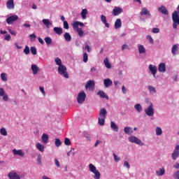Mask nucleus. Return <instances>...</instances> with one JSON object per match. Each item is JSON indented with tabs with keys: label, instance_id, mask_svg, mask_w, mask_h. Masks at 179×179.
<instances>
[{
	"label": "nucleus",
	"instance_id": "obj_29",
	"mask_svg": "<svg viewBox=\"0 0 179 179\" xmlns=\"http://www.w3.org/2000/svg\"><path fill=\"white\" fill-rule=\"evenodd\" d=\"M45 42L46 43V45H48V47H50V45L51 44H52V39L51 38V37L50 36H46L44 38Z\"/></svg>",
	"mask_w": 179,
	"mask_h": 179
},
{
	"label": "nucleus",
	"instance_id": "obj_40",
	"mask_svg": "<svg viewBox=\"0 0 179 179\" xmlns=\"http://www.w3.org/2000/svg\"><path fill=\"white\" fill-rule=\"evenodd\" d=\"M134 108L138 111V113H141L142 111V106L140 103H137L134 106Z\"/></svg>",
	"mask_w": 179,
	"mask_h": 179
},
{
	"label": "nucleus",
	"instance_id": "obj_8",
	"mask_svg": "<svg viewBox=\"0 0 179 179\" xmlns=\"http://www.w3.org/2000/svg\"><path fill=\"white\" fill-rule=\"evenodd\" d=\"M172 20L173 23H177V24H179V13L177 11H174L172 13Z\"/></svg>",
	"mask_w": 179,
	"mask_h": 179
},
{
	"label": "nucleus",
	"instance_id": "obj_28",
	"mask_svg": "<svg viewBox=\"0 0 179 179\" xmlns=\"http://www.w3.org/2000/svg\"><path fill=\"white\" fill-rule=\"evenodd\" d=\"M36 146L38 150H39V152H41L42 153L43 152H44V149L45 148V147L43 145H42L40 143H37Z\"/></svg>",
	"mask_w": 179,
	"mask_h": 179
},
{
	"label": "nucleus",
	"instance_id": "obj_58",
	"mask_svg": "<svg viewBox=\"0 0 179 179\" xmlns=\"http://www.w3.org/2000/svg\"><path fill=\"white\" fill-rule=\"evenodd\" d=\"M160 31V29L159 28H153L152 29V33H159Z\"/></svg>",
	"mask_w": 179,
	"mask_h": 179
},
{
	"label": "nucleus",
	"instance_id": "obj_64",
	"mask_svg": "<svg viewBox=\"0 0 179 179\" xmlns=\"http://www.w3.org/2000/svg\"><path fill=\"white\" fill-rule=\"evenodd\" d=\"M37 162L39 164H41V157L40 155L37 157Z\"/></svg>",
	"mask_w": 179,
	"mask_h": 179
},
{
	"label": "nucleus",
	"instance_id": "obj_19",
	"mask_svg": "<svg viewBox=\"0 0 179 179\" xmlns=\"http://www.w3.org/2000/svg\"><path fill=\"white\" fill-rule=\"evenodd\" d=\"M13 153L15 155H17L18 156H21L22 157H23V156H24V152H23V150H17L16 149H14V150H13Z\"/></svg>",
	"mask_w": 179,
	"mask_h": 179
},
{
	"label": "nucleus",
	"instance_id": "obj_55",
	"mask_svg": "<svg viewBox=\"0 0 179 179\" xmlns=\"http://www.w3.org/2000/svg\"><path fill=\"white\" fill-rule=\"evenodd\" d=\"M173 178L179 179V170L176 171L175 174H173Z\"/></svg>",
	"mask_w": 179,
	"mask_h": 179
},
{
	"label": "nucleus",
	"instance_id": "obj_43",
	"mask_svg": "<svg viewBox=\"0 0 179 179\" xmlns=\"http://www.w3.org/2000/svg\"><path fill=\"white\" fill-rule=\"evenodd\" d=\"M55 145L57 146V148H59L61 145H62V143L61 142V140L59 138H55Z\"/></svg>",
	"mask_w": 179,
	"mask_h": 179
},
{
	"label": "nucleus",
	"instance_id": "obj_5",
	"mask_svg": "<svg viewBox=\"0 0 179 179\" xmlns=\"http://www.w3.org/2000/svg\"><path fill=\"white\" fill-rule=\"evenodd\" d=\"M145 113L148 117H153L155 115V110H153V103H150V106L145 109Z\"/></svg>",
	"mask_w": 179,
	"mask_h": 179
},
{
	"label": "nucleus",
	"instance_id": "obj_32",
	"mask_svg": "<svg viewBox=\"0 0 179 179\" xmlns=\"http://www.w3.org/2000/svg\"><path fill=\"white\" fill-rule=\"evenodd\" d=\"M110 128L115 132H118V126L114 122H110Z\"/></svg>",
	"mask_w": 179,
	"mask_h": 179
},
{
	"label": "nucleus",
	"instance_id": "obj_1",
	"mask_svg": "<svg viewBox=\"0 0 179 179\" xmlns=\"http://www.w3.org/2000/svg\"><path fill=\"white\" fill-rule=\"evenodd\" d=\"M89 170L91 171V173H93V178L94 179H100L101 177V174L100 173V171L97 170L96 166L93 165V164H89Z\"/></svg>",
	"mask_w": 179,
	"mask_h": 179
},
{
	"label": "nucleus",
	"instance_id": "obj_3",
	"mask_svg": "<svg viewBox=\"0 0 179 179\" xmlns=\"http://www.w3.org/2000/svg\"><path fill=\"white\" fill-rule=\"evenodd\" d=\"M58 72L59 75H63L66 79H68L69 78V75H68V73H66V66L62 65L58 67Z\"/></svg>",
	"mask_w": 179,
	"mask_h": 179
},
{
	"label": "nucleus",
	"instance_id": "obj_26",
	"mask_svg": "<svg viewBox=\"0 0 179 179\" xmlns=\"http://www.w3.org/2000/svg\"><path fill=\"white\" fill-rule=\"evenodd\" d=\"M164 173H166V169H164V168H159L158 171H156V174L158 177L164 176Z\"/></svg>",
	"mask_w": 179,
	"mask_h": 179
},
{
	"label": "nucleus",
	"instance_id": "obj_42",
	"mask_svg": "<svg viewBox=\"0 0 179 179\" xmlns=\"http://www.w3.org/2000/svg\"><path fill=\"white\" fill-rule=\"evenodd\" d=\"M162 134H163V131L162 130V128L157 127L156 128V135H157V136H160Z\"/></svg>",
	"mask_w": 179,
	"mask_h": 179
},
{
	"label": "nucleus",
	"instance_id": "obj_61",
	"mask_svg": "<svg viewBox=\"0 0 179 179\" xmlns=\"http://www.w3.org/2000/svg\"><path fill=\"white\" fill-rule=\"evenodd\" d=\"M5 94V90H3V88H0V96H2Z\"/></svg>",
	"mask_w": 179,
	"mask_h": 179
},
{
	"label": "nucleus",
	"instance_id": "obj_2",
	"mask_svg": "<svg viewBox=\"0 0 179 179\" xmlns=\"http://www.w3.org/2000/svg\"><path fill=\"white\" fill-rule=\"evenodd\" d=\"M85 100H86V93L85 91L80 92L77 96V101L78 104H83L85 103Z\"/></svg>",
	"mask_w": 179,
	"mask_h": 179
},
{
	"label": "nucleus",
	"instance_id": "obj_23",
	"mask_svg": "<svg viewBox=\"0 0 179 179\" xmlns=\"http://www.w3.org/2000/svg\"><path fill=\"white\" fill-rule=\"evenodd\" d=\"M64 38L68 43L72 41V36H71V34H69V32L64 33Z\"/></svg>",
	"mask_w": 179,
	"mask_h": 179
},
{
	"label": "nucleus",
	"instance_id": "obj_9",
	"mask_svg": "<svg viewBox=\"0 0 179 179\" xmlns=\"http://www.w3.org/2000/svg\"><path fill=\"white\" fill-rule=\"evenodd\" d=\"M123 10L120 7H115L113 10V15L114 16H118V15H121L122 13Z\"/></svg>",
	"mask_w": 179,
	"mask_h": 179
},
{
	"label": "nucleus",
	"instance_id": "obj_35",
	"mask_svg": "<svg viewBox=\"0 0 179 179\" xmlns=\"http://www.w3.org/2000/svg\"><path fill=\"white\" fill-rule=\"evenodd\" d=\"M89 12L87 11V9L84 8L81 11V16L83 20L86 19L87 15H88Z\"/></svg>",
	"mask_w": 179,
	"mask_h": 179
},
{
	"label": "nucleus",
	"instance_id": "obj_50",
	"mask_svg": "<svg viewBox=\"0 0 179 179\" xmlns=\"http://www.w3.org/2000/svg\"><path fill=\"white\" fill-rule=\"evenodd\" d=\"M89 59V57L87 56V53H83V62H87Z\"/></svg>",
	"mask_w": 179,
	"mask_h": 179
},
{
	"label": "nucleus",
	"instance_id": "obj_39",
	"mask_svg": "<svg viewBox=\"0 0 179 179\" xmlns=\"http://www.w3.org/2000/svg\"><path fill=\"white\" fill-rule=\"evenodd\" d=\"M103 63L105 64V66L106 68H111V64H110V62L108 61V58H106L104 60H103Z\"/></svg>",
	"mask_w": 179,
	"mask_h": 179
},
{
	"label": "nucleus",
	"instance_id": "obj_31",
	"mask_svg": "<svg viewBox=\"0 0 179 179\" xmlns=\"http://www.w3.org/2000/svg\"><path fill=\"white\" fill-rule=\"evenodd\" d=\"M124 133L127 134V135H131V134H134V129H132V127H125Z\"/></svg>",
	"mask_w": 179,
	"mask_h": 179
},
{
	"label": "nucleus",
	"instance_id": "obj_13",
	"mask_svg": "<svg viewBox=\"0 0 179 179\" xmlns=\"http://www.w3.org/2000/svg\"><path fill=\"white\" fill-rule=\"evenodd\" d=\"M158 10H159V12L162 13V15H169V10H167L166 6H162L161 7H159L158 8Z\"/></svg>",
	"mask_w": 179,
	"mask_h": 179
},
{
	"label": "nucleus",
	"instance_id": "obj_63",
	"mask_svg": "<svg viewBox=\"0 0 179 179\" xmlns=\"http://www.w3.org/2000/svg\"><path fill=\"white\" fill-rule=\"evenodd\" d=\"M39 89L41 93L43 94V96H45V91H44V87H40Z\"/></svg>",
	"mask_w": 179,
	"mask_h": 179
},
{
	"label": "nucleus",
	"instance_id": "obj_41",
	"mask_svg": "<svg viewBox=\"0 0 179 179\" xmlns=\"http://www.w3.org/2000/svg\"><path fill=\"white\" fill-rule=\"evenodd\" d=\"M0 134L1 135H2L3 136H6V135H8V132L6 131V129L2 127L0 129Z\"/></svg>",
	"mask_w": 179,
	"mask_h": 179
},
{
	"label": "nucleus",
	"instance_id": "obj_30",
	"mask_svg": "<svg viewBox=\"0 0 179 179\" xmlns=\"http://www.w3.org/2000/svg\"><path fill=\"white\" fill-rule=\"evenodd\" d=\"M42 22L43 24L46 26V27H48H48H50V26H52V23H51V22L48 19H43Z\"/></svg>",
	"mask_w": 179,
	"mask_h": 179
},
{
	"label": "nucleus",
	"instance_id": "obj_21",
	"mask_svg": "<svg viewBox=\"0 0 179 179\" xmlns=\"http://www.w3.org/2000/svg\"><path fill=\"white\" fill-rule=\"evenodd\" d=\"M94 80H89L87 83L85 85V89H90L92 87L94 88Z\"/></svg>",
	"mask_w": 179,
	"mask_h": 179
},
{
	"label": "nucleus",
	"instance_id": "obj_4",
	"mask_svg": "<svg viewBox=\"0 0 179 179\" xmlns=\"http://www.w3.org/2000/svg\"><path fill=\"white\" fill-rule=\"evenodd\" d=\"M129 142H131V143H136V145H140L141 146H143V143L141 139H139L138 137L131 136L129 138Z\"/></svg>",
	"mask_w": 179,
	"mask_h": 179
},
{
	"label": "nucleus",
	"instance_id": "obj_25",
	"mask_svg": "<svg viewBox=\"0 0 179 179\" xmlns=\"http://www.w3.org/2000/svg\"><path fill=\"white\" fill-rule=\"evenodd\" d=\"M31 69L34 73V75H37L38 73V66L36 64H32Z\"/></svg>",
	"mask_w": 179,
	"mask_h": 179
},
{
	"label": "nucleus",
	"instance_id": "obj_16",
	"mask_svg": "<svg viewBox=\"0 0 179 179\" xmlns=\"http://www.w3.org/2000/svg\"><path fill=\"white\" fill-rule=\"evenodd\" d=\"M72 26L73 29H79V26H80V27H84L85 24H83V22L76 21L73 23Z\"/></svg>",
	"mask_w": 179,
	"mask_h": 179
},
{
	"label": "nucleus",
	"instance_id": "obj_20",
	"mask_svg": "<svg viewBox=\"0 0 179 179\" xmlns=\"http://www.w3.org/2000/svg\"><path fill=\"white\" fill-rule=\"evenodd\" d=\"M98 96H100V97H101V99H106V100H108V95L106 94V92H104V91H99V92L97 93Z\"/></svg>",
	"mask_w": 179,
	"mask_h": 179
},
{
	"label": "nucleus",
	"instance_id": "obj_33",
	"mask_svg": "<svg viewBox=\"0 0 179 179\" xmlns=\"http://www.w3.org/2000/svg\"><path fill=\"white\" fill-rule=\"evenodd\" d=\"M171 52H172L173 55H177V52H178V45H174L172 47Z\"/></svg>",
	"mask_w": 179,
	"mask_h": 179
},
{
	"label": "nucleus",
	"instance_id": "obj_36",
	"mask_svg": "<svg viewBox=\"0 0 179 179\" xmlns=\"http://www.w3.org/2000/svg\"><path fill=\"white\" fill-rule=\"evenodd\" d=\"M42 142L43 143H48V135L47 134H43L42 135Z\"/></svg>",
	"mask_w": 179,
	"mask_h": 179
},
{
	"label": "nucleus",
	"instance_id": "obj_15",
	"mask_svg": "<svg viewBox=\"0 0 179 179\" xmlns=\"http://www.w3.org/2000/svg\"><path fill=\"white\" fill-rule=\"evenodd\" d=\"M140 15H141V16L145 15V16H148L149 17H150V12L146 8H143L141 10Z\"/></svg>",
	"mask_w": 179,
	"mask_h": 179
},
{
	"label": "nucleus",
	"instance_id": "obj_48",
	"mask_svg": "<svg viewBox=\"0 0 179 179\" xmlns=\"http://www.w3.org/2000/svg\"><path fill=\"white\" fill-rule=\"evenodd\" d=\"M24 54H26V55H29V54H30V48H29V46H25V48L24 49Z\"/></svg>",
	"mask_w": 179,
	"mask_h": 179
},
{
	"label": "nucleus",
	"instance_id": "obj_22",
	"mask_svg": "<svg viewBox=\"0 0 179 179\" xmlns=\"http://www.w3.org/2000/svg\"><path fill=\"white\" fill-rule=\"evenodd\" d=\"M103 84L106 87H110V86H113V81L110 78H106L104 80Z\"/></svg>",
	"mask_w": 179,
	"mask_h": 179
},
{
	"label": "nucleus",
	"instance_id": "obj_12",
	"mask_svg": "<svg viewBox=\"0 0 179 179\" xmlns=\"http://www.w3.org/2000/svg\"><path fill=\"white\" fill-rule=\"evenodd\" d=\"M7 9H15V2L13 0H8L6 2Z\"/></svg>",
	"mask_w": 179,
	"mask_h": 179
},
{
	"label": "nucleus",
	"instance_id": "obj_37",
	"mask_svg": "<svg viewBox=\"0 0 179 179\" xmlns=\"http://www.w3.org/2000/svg\"><path fill=\"white\" fill-rule=\"evenodd\" d=\"M99 124L101 125V127H103L104 124L106 123V118L105 117H99L98 118Z\"/></svg>",
	"mask_w": 179,
	"mask_h": 179
},
{
	"label": "nucleus",
	"instance_id": "obj_38",
	"mask_svg": "<svg viewBox=\"0 0 179 179\" xmlns=\"http://www.w3.org/2000/svg\"><path fill=\"white\" fill-rule=\"evenodd\" d=\"M138 51L139 54H144V52H146V49H145V47H143V45H138Z\"/></svg>",
	"mask_w": 179,
	"mask_h": 179
},
{
	"label": "nucleus",
	"instance_id": "obj_54",
	"mask_svg": "<svg viewBox=\"0 0 179 179\" xmlns=\"http://www.w3.org/2000/svg\"><path fill=\"white\" fill-rule=\"evenodd\" d=\"M11 38V36L10 34H7L4 36V40H6V41H10Z\"/></svg>",
	"mask_w": 179,
	"mask_h": 179
},
{
	"label": "nucleus",
	"instance_id": "obj_60",
	"mask_svg": "<svg viewBox=\"0 0 179 179\" xmlns=\"http://www.w3.org/2000/svg\"><path fill=\"white\" fill-rule=\"evenodd\" d=\"M113 157L115 159V162H118L120 160V157H118L115 153H113Z\"/></svg>",
	"mask_w": 179,
	"mask_h": 179
},
{
	"label": "nucleus",
	"instance_id": "obj_45",
	"mask_svg": "<svg viewBox=\"0 0 179 179\" xmlns=\"http://www.w3.org/2000/svg\"><path fill=\"white\" fill-rule=\"evenodd\" d=\"M1 78L3 82H6L8 80V77L6 76V73H2L1 74Z\"/></svg>",
	"mask_w": 179,
	"mask_h": 179
},
{
	"label": "nucleus",
	"instance_id": "obj_44",
	"mask_svg": "<svg viewBox=\"0 0 179 179\" xmlns=\"http://www.w3.org/2000/svg\"><path fill=\"white\" fill-rule=\"evenodd\" d=\"M64 145H66V146H71V145H72V143L71 142V140L68 138H66L64 139Z\"/></svg>",
	"mask_w": 179,
	"mask_h": 179
},
{
	"label": "nucleus",
	"instance_id": "obj_18",
	"mask_svg": "<svg viewBox=\"0 0 179 179\" xmlns=\"http://www.w3.org/2000/svg\"><path fill=\"white\" fill-rule=\"evenodd\" d=\"M101 20L102 22V23H103V24H105L106 27H107L108 29V27H110V24L107 23V17H106V15H102L101 16Z\"/></svg>",
	"mask_w": 179,
	"mask_h": 179
},
{
	"label": "nucleus",
	"instance_id": "obj_57",
	"mask_svg": "<svg viewBox=\"0 0 179 179\" xmlns=\"http://www.w3.org/2000/svg\"><path fill=\"white\" fill-rule=\"evenodd\" d=\"M3 100L4 101H8L9 100V96H8V94H4L3 96Z\"/></svg>",
	"mask_w": 179,
	"mask_h": 179
},
{
	"label": "nucleus",
	"instance_id": "obj_34",
	"mask_svg": "<svg viewBox=\"0 0 179 179\" xmlns=\"http://www.w3.org/2000/svg\"><path fill=\"white\" fill-rule=\"evenodd\" d=\"M53 31H55V33L56 34H58L59 36H61V34H62V28L61 27H55L54 29H53Z\"/></svg>",
	"mask_w": 179,
	"mask_h": 179
},
{
	"label": "nucleus",
	"instance_id": "obj_62",
	"mask_svg": "<svg viewBox=\"0 0 179 179\" xmlns=\"http://www.w3.org/2000/svg\"><path fill=\"white\" fill-rule=\"evenodd\" d=\"M55 164L57 167H61V164H59V161H58L57 159H55Z\"/></svg>",
	"mask_w": 179,
	"mask_h": 179
},
{
	"label": "nucleus",
	"instance_id": "obj_46",
	"mask_svg": "<svg viewBox=\"0 0 179 179\" xmlns=\"http://www.w3.org/2000/svg\"><path fill=\"white\" fill-rule=\"evenodd\" d=\"M55 63L59 66H62V61L61 60V59L59 58H56L55 59Z\"/></svg>",
	"mask_w": 179,
	"mask_h": 179
},
{
	"label": "nucleus",
	"instance_id": "obj_10",
	"mask_svg": "<svg viewBox=\"0 0 179 179\" xmlns=\"http://www.w3.org/2000/svg\"><path fill=\"white\" fill-rule=\"evenodd\" d=\"M149 70L150 71L151 73H152L154 78H156V73H157V67L156 66L150 64Z\"/></svg>",
	"mask_w": 179,
	"mask_h": 179
},
{
	"label": "nucleus",
	"instance_id": "obj_27",
	"mask_svg": "<svg viewBox=\"0 0 179 179\" xmlns=\"http://www.w3.org/2000/svg\"><path fill=\"white\" fill-rule=\"evenodd\" d=\"M75 31H76L78 34L79 37H83V34H85V31H83V29L82 28H73Z\"/></svg>",
	"mask_w": 179,
	"mask_h": 179
},
{
	"label": "nucleus",
	"instance_id": "obj_14",
	"mask_svg": "<svg viewBox=\"0 0 179 179\" xmlns=\"http://www.w3.org/2000/svg\"><path fill=\"white\" fill-rule=\"evenodd\" d=\"M107 117V110L103 108L99 111V118H106Z\"/></svg>",
	"mask_w": 179,
	"mask_h": 179
},
{
	"label": "nucleus",
	"instance_id": "obj_7",
	"mask_svg": "<svg viewBox=\"0 0 179 179\" xmlns=\"http://www.w3.org/2000/svg\"><path fill=\"white\" fill-rule=\"evenodd\" d=\"M19 19V17L17 15H12L8 17L6 21V23H8V24H10L11 23H13V22H16V20H17Z\"/></svg>",
	"mask_w": 179,
	"mask_h": 179
},
{
	"label": "nucleus",
	"instance_id": "obj_53",
	"mask_svg": "<svg viewBox=\"0 0 179 179\" xmlns=\"http://www.w3.org/2000/svg\"><path fill=\"white\" fill-rule=\"evenodd\" d=\"M64 29L68 30L69 29V24H68L67 21L64 22Z\"/></svg>",
	"mask_w": 179,
	"mask_h": 179
},
{
	"label": "nucleus",
	"instance_id": "obj_6",
	"mask_svg": "<svg viewBox=\"0 0 179 179\" xmlns=\"http://www.w3.org/2000/svg\"><path fill=\"white\" fill-rule=\"evenodd\" d=\"M178 157H179V145H176L175 147V149L172 153L173 160H177Z\"/></svg>",
	"mask_w": 179,
	"mask_h": 179
},
{
	"label": "nucleus",
	"instance_id": "obj_59",
	"mask_svg": "<svg viewBox=\"0 0 179 179\" xmlns=\"http://www.w3.org/2000/svg\"><path fill=\"white\" fill-rule=\"evenodd\" d=\"M85 50H87V52H90L92 51V49L90 48V46H89V45H85Z\"/></svg>",
	"mask_w": 179,
	"mask_h": 179
},
{
	"label": "nucleus",
	"instance_id": "obj_17",
	"mask_svg": "<svg viewBox=\"0 0 179 179\" xmlns=\"http://www.w3.org/2000/svg\"><path fill=\"white\" fill-rule=\"evenodd\" d=\"M159 72H162L164 73L166 72V64L165 63H160L158 66Z\"/></svg>",
	"mask_w": 179,
	"mask_h": 179
},
{
	"label": "nucleus",
	"instance_id": "obj_11",
	"mask_svg": "<svg viewBox=\"0 0 179 179\" xmlns=\"http://www.w3.org/2000/svg\"><path fill=\"white\" fill-rule=\"evenodd\" d=\"M8 178L10 179H20V176L17 173L12 171L8 173Z\"/></svg>",
	"mask_w": 179,
	"mask_h": 179
},
{
	"label": "nucleus",
	"instance_id": "obj_47",
	"mask_svg": "<svg viewBox=\"0 0 179 179\" xmlns=\"http://www.w3.org/2000/svg\"><path fill=\"white\" fill-rule=\"evenodd\" d=\"M148 90L150 93H156V88L153 86H148Z\"/></svg>",
	"mask_w": 179,
	"mask_h": 179
},
{
	"label": "nucleus",
	"instance_id": "obj_51",
	"mask_svg": "<svg viewBox=\"0 0 179 179\" xmlns=\"http://www.w3.org/2000/svg\"><path fill=\"white\" fill-rule=\"evenodd\" d=\"M147 40L149 41L150 44H153L154 40H153V38H152V36H150V35L147 36Z\"/></svg>",
	"mask_w": 179,
	"mask_h": 179
},
{
	"label": "nucleus",
	"instance_id": "obj_49",
	"mask_svg": "<svg viewBox=\"0 0 179 179\" xmlns=\"http://www.w3.org/2000/svg\"><path fill=\"white\" fill-rule=\"evenodd\" d=\"M31 52L33 55H37V49H36V47L31 48Z\"/></svg>",
	"mask_w": 179,
	"mask_h": 179
},
{
	"label": "nucleus",
	"instance_id": "obj_24",
	"mask_svg": "<svg viewBox=\"0 0 179 179\" xmlns=\"http://www.w3.org/2000/svg\"><path fill=\"white\" fill-rule=\"evenodd\" d=\"M121 26H122V22H121V19L118 18L115 22V29H120Z\"/></svg>",
	"mask_w": 179,
	"mask_h": 179
},
{
	"label": "nucleus",
	"instance_id": "obj_52",
	"mask_svg": "<svg viewBox=\"0 0 179 179\" xmlns=\"http://www.w3.org/2000/svg\"><path fill=\"white\" fill-rule=\"evenodd\" d=\"M84 136H85V138H86L87 141H91V136H90V134L85 133Z\"/></svg>",
	"mask_w": 179,
	"mask_h": 179
},
{
	"label": "nucleus",
	"instance_id": "obj_56",
	"mask_svg": "<svg viewBox=\"0 0 179 179\" xmlns=\"http://www.w3.org/2000/svg\"><path fill=\"white\" fill-rule=\"evenodd\" d=\"M124 166L127 167V169H131V166L129 165V163L127 161L124 162Z\"/></svg>",
	"mask_w": 179,
	"mask_h": 179
}]
</instances>
